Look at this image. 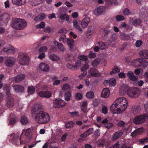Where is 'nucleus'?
I'll list each match as a JSON object with an SVG mask.
<instances>
[{
	"mask_svg": "<svg viewBox=\"0 0 148 148\" xmlns=\"http://www.w3.org/2000/svg\"><path fill=\"white\" fill-rule=\"evenodd\" d=\"M113 126V124L111 123H107L104 125L105 127L108 128L109 129L112 127Z\"/></svg>",
	"mask_w": 148,
	"mask_h": 148,
	"instance_id": "nucleus-64",
	"label": "nucleus"
},
{
	"mask_svg": "<svg viewBox=\"0 0 148 148\" xmlns=\"http://www.w3.org/2000/svg\"><path fill=\"white\" fill-rule=\"evenodd\" d=\"M39 95L41 97L49 98L51 96V94L48 91H42L39 93Z\"/></svg>",
	"mask_w": 148,
	"mask_h": 148,
	"instance_id": "nucleus-23",
	"label": "nucleus"
},
{
	"mask_svg": "<svg viewBox=\"0 0 148 148\" xmlns=\"http://www.w3.org/2000/svg\"><path fill=\"white\" fill-rule=\"evenodd\" d=\"M131 12L130 10L128 8H125L124 9L123 11V14L124 15H129L131 14Z\"/></svg>",
	"mask_w": 148,
	"mask_h": 148,
	"instance_id": "nucleus-54",
	"label": "nucleus"
},
{
	"mask_svg": "<svg viewBox=\"0 0 148 148\" xmlns=\"http://www.w3.org/2000/svg\"><path fill=\"white\" fill-rule=\"evenodd\" d=\"M13 114H11L10 116V119H9V124L10 125H13L15 124L17 121V118L15 116L12 118Z\"/></svg>",
	"mask_w": 148,
	"mask_h": 148,
	"instance_id": "nucleus-26",
	"label": "nucleus"
},
{
	"mask_svg": "<svg viewBox=\"0 0 148 148\" xmlns=\"http://www.w3.org/2000/svg\"><path fill=\"white\" fill-rule=\"evenodd\" d=\"M106 8V7L104 6L99 7L97 8V12L99 14H101L105 10Z\"/></svg>",
	"mask_w": 148,
	"mask_h": 148,
	"instance_id": "nucleus-39",
	"label": "nucleus"
},
{
	"mask_svg": "<svg viewBox=\"0 0 148 148\" xmlns=\"http://www.w3.org/2000/svg\"><path fill=\"white\" fill-rule=\"evenodd\" d=\"M66 66L68 68L72 70H74L77 69L78 67L77 65H74L73 64L69 63H68L67 64Z\"/></svg>",
	"mask_w": 148,
	"mask_h": 148,
	"instance_id": "nucleus-38",
	"label": "nucleus"
},
{
	"mask_svg": "<svg viewBox=\"0 0 148 148\" xmlns=\"http://www.w3.org/2000/svg\"><path fill=\"white\" fill-rule=\"evenodd\" d=\"M100 31L102 33L103 37L104 38H106L111 32V30L104 28L101 29Z\"/></svg>",
	"mask_w": 148,
	"mask_h": 148,
	"instance_id": "nucleus-22",
	"label": "nucleus"
},
{
	"mask_svg": "<svg viewBox=\"0 0 148 148\" xmlns=\"http://www.w3.org/2000/svg\"><path fill=\"white\" fill-rule=\"evenodd\" d=\"M93 132V129L92 128H90L88 129L86 131V132L88 135V136L91 134Z\"/></svg>",
	"mask_w": 148,
	"mask_h": 148,
	"instance_id": "nucleus-56",
	"label": "nucleus"
},
{
	"mask_svg": "<svg viewBox=\"0 0 148 148\" xmlns=\"http://www.w3.org/2000/svg\"><path fill=\"white\" fill-rule=\"evenodd\" d=\"M141 58L143 59H148V50H143L139 52Z\"/></svg>",
	"mask_w": 148,
	"mask_h": 148,
	"instance_id": "nucleus-17",
	"label": "nucleus"
},
{
	"mask_svg": "<svg viewBox=\"0 0 148 148\" xmlns=\"http://www.w3.org/2000/svg\"><path fill=\"white\" fill-rule=\"evenodd\" d=\"M6 106L9 108H11L14 105V99L12 96L7 97L6 100Z\"/></svg>",
	"mask_w": 148,
	"mask_h": 148,
	"instance_id": "nucleus-12",
	"label": "nucleus"
},
{
	"mask_svg": "<svg viewBox=\"0 0 148 148\" xmlns=\"http://www.w3.org/2000/svg\"><path fill=\"white\" fill-rule=\"evenodd\" d=\"M74 125V123L72 121L68 122L65 124V127L66 128H72Z\"/></svg>",
	"mask_w": 148,
	"mask_h": 148,
	"instance_id": "nucleus-41",
	"label": "nucleus"
},
{
	"mask_svg": "<svg viewBox=\"0 0 148 148\" xmlns=\"http://www.w3.org/2000/svg\"><path fill=\"white\" fill-rule=\"evenodd\" d=\"M10 137L13 136L12 138V141L13 143H18L19 141L21 143V140L20 138L19 137V136L18 135H15L14 134H10Z\"/></svg>",
	"mask_w": 148,
	"mask_h": 148,
	"instance_id": "nucleus-21",
	"label": "nucleus"
},
{
	"mask_svg": "<svg viewBox=\"0 0 148 148\" xmlns=\"http://www.w3.org/2000/svg\"><path fill=\"white\" fill-rule=\"evenodd\" d=\"M127 75L129 79L133 81H136L138 79V77L134 75L133 72L132 71H128L127 73Z\"/></svg>",
	"mask_w": 148,
	"mask_h": 148,
	"instance_id": "nucleus-20",
	"label": "nucleus"
},
{
	"mask_svg": "<svg viewBox=\"0 0 148 148\" xmlns=\"http://www.w3.org/2000/svg\"><path fill=\"white\" fill-rule=\"evenodd\" d=\"M112 71L110 73V74L112 75L113 74H115L116 73H119L120 71L119 69L117 67L116 65H115L113 68L112 69Z\"/></svg>",
	"mask_w": 148,
	"mask_h": 148,
	"instance_id": "nucleus-34",
	"label": "nucleus"
},
{
	"mask_svg": "<svg viewBox=\"0 0 148 148\" xmlns=\"http://www.w3.org/2000/svg\"><path fill=\"white\" fill-rule=\"evenodd\" d=\"M54 43L55 45L57 46L58 49H59L61 51L63 52L64 51V48L62 44L56 40H55L54 41Z\"/></svg>",
	"mask_w": 148,
	"mask_h": 148,
	"instance_id": "nucleus-29",
	"label": "nucleus"
},
{
	"mask_svg": "<svg viewBox=\"0 0 148 148\" xmlns=\"http://www.w3.org/2000/svg\"><path fill=\"white\" fill-rule=\"evenodd\" d=\"M79 59L80 60L85 62L86 63H88V59L87 57L84 55H81L80 56Z\"/></svg>",
	"mask_w": 148,
	"mask_h": 148,
	"instance_id": "nucleus-51",
	"label": "nucleus"
},
{
	"mask_svg": "<svg viewBox=\"0 0 148 148\" xmlns=\"http://www.w3.org/2000/svg\"><path fill=\"white\" fill-rule=\"evenodd\" d=\"M119 143L118 142H117L112 146L110 147V148H119Z\"/></svg>",
	"mask_w": 148,
	"mask_h": 148,
	"instance_id": "nucleus-61",
	"label": "nucleus"
},
{
	"mask_svg": "<svg viewBox=\"0 0 148 148\" xmlns=\"http://www.w3.org/2000/svg\"><path fill=\"white\" fill-rule=\"evenodd\" d=\"M3 90L5 93L7 97L12 96L10 90H11V87L9 85L6 84L3 87Z\"/></svg>",
	"mask_w": 148,
	"mask_h": 148,
	"instance_id": "nucleus-19",
	"label": "nucleus"
},
{
	"mask_svg": "<svg viewBox=\"0 0 148 148\" xmlns=\"http://www.w3.org/2000/svg\"><path fill=\"white\" fill-rule=\"evenodd\" d=\"M60 18L62 20H64L65 19L66 21H68L69 19V16L66 14H64L61 15L60 16Z\"/></svg>",
	"mask_w": 148,
	"mask_h": 148,
	"instance_id": "nucleus-50",
	"label": "nucleus"
},
{
	"mask_svg": "<svg viewBox=\"0 0 148 148\" xmlns=\"http://www.w3.org/2000/svg\"><path fill=\"white\" fill-rule=\"evenodd\" d=\"M49 58L52 60L54 61H57L59 60V57L55 54H51L49 56Z\"/></svg>",
	"mask_w": 148,
	"mask_h": 148,
	"instance_id": "nucleus-36",
	"label": "nucleus"
},
{
	"mask_svg": "<svg viewBox=\"0 0 148 148\" xmlns=\"http://www.w3.org/2000/svg\"><path fill=\"white\" fill-rule=\"evenodd\" d=\"M90 74L92 76L94 77H99L100 74L99 73H98L97 70L94 68H92L90 69L89 71Z\"/></svg>",
	"mask_w": 148,
	"mask_h": 148,
	"instance_id": "nucleus-18",
	"label": "nucleus"
},
{
	"mask_svg": "<svg viewBox=\"0 0 148 148\" xmlns=\"http://www.w3.org/2000/svg\"><path fill=\"white\" fill-rule=\"evenodd\" d=\"M141 109V107L139 105L133 106L130 110V113L133 115L139 113Z\"/></svg>",
	"mask_w": 148,
	"mask_h": 148,
	"instance_id": "nucleus-11",
	"label": "nucleus"
},
{
	"mask_svg": "<svg viewBox=\"0 0 148 148\" xmlns=\"http://www.w3.org/2000/svg\"><path fill=\"white\" fill-rule=\"evenodd\" d=\"M45 26V23L43 22L40 23L39 25H36V28L41 29L43 28Z\"/></svg>",
	"mask_w": 148,
	"mask_h": 148,
	"instance_id": "nucleus-49",
	"label": "nucleus"
},
{
	"mask_svg": "<svg viewBox=\"0 0 148 148\" xmlns=\"http://www.w3.org/2000/svg\"><path fill=\"white\" fill-rule=\"evenodd\" d=\"M100 62V59L97 58L92 62V65L93 66H96L99 64Z\"/></svg>",
	"mask_w": 148,
	"mask_h": 148,
	"instance_id": "nucleus-42",
	"label": "nucleus"
},
{
	"mask_svg": "<svg viewBox=\"0 0 148 148\" xmlns=\"http://www.w3.org/2000/svg\"><path fill=\"white\" fill-rule=\"evenodd\" d=\"M46 17V15L44 14H40L35 17L34 20L35 21H40L43 20Z\"/></svg>",
	"mask_w": 148,
	"mask_h": 148,
	"instance_id": "nucleus-27",
	"label": "nucleus"
},
{
	"mask_svg": "<svg viewBox=\"0 0 148 148\" xmlns=\"http://www.w3.org/2000/svg\"><path fill=\"white\" fill-rule=\"evenodd\" d=\"M35 87L34 86H29L28 87L27 92L28 94H33L35 92Z\"/></svg>",
	"mask_w": 148,
	"mask_h": 148,
	"instance_id": "nucleus-40",
	"label": "nucleus"
},
{
	"mask_svg": "<svg viewBox=\"0 0 148 148\" xmlns=\"http://www.w3.org/2000/svg\"><path fill=\"white\" fill-rule=\"evenodd\" d=\"M32 134L31 132V130L30 128H28L26 130V132L25 133V135L27 137H30Z\"/></svg>",
	"mask_w": 148,
	"mask_h": 148,
	"instance_id": "nucleus-47",
	"label": "nucleus"
},
{
	"mask_svg": "<svg viewBox=\"0 0 148 148\" xmlns=\"http://www.w3.org/2000/svg\"><path fill=\"white\" fill-rule=\"evenodd\" d=\"M119 92L123 94H124L127 92L128 95L133 98L138 97L140 93L139 89L134 87H130L127 90L126 88L123 89V88H121L119 89Z\"/></svg>",
	"mask_w": 148,
	"mask_h": 148,
	"instance_id": "nucleus-3",
	"label": "nucleus"
},
{
	"mask_svg": "<svg viewBox=\"0 0 148 148\" xmlns=\"http://www.w3.org/2000/svg\"><path fill=\"white\" fill-rule=\"evenodd\" d=\"M73 23L74 27L78 30L80 32H81L82 31V29L78 25V23L77 20H74L73 21Z\"/></svg>",
	"mask_w": 148,
	"mask_h": 148,
	"instance_id": "nucleus-32",
	"label": "nucleus"
},
{
	"mask_svg": "<svg viewBox=\"0 0 148 148\" xmlns=\"http://www.w3.org/2000/svg\"><path fill=\"white\" fill-rule=\"evenodd\" d=\"M25 78V75L24 74H21L17 75L16 77L11 78V80L13 82H18L22 80Z\"/></svg>",
	"mask_w": 148,
	"mask_h": 148,
	"instance_id": "nucleus-13",
	"label": "nucleus"
},
{
	"mask_svg": "<svg viewBox=\"0 0 148 148\" xmlns=\"http://www.w3.org/2000/svg\"><path fill=\"white\" fill-rule=\"evenodd\" d=\"M71 93L69 91L66 92L64 93L65 99L67 101H68L70 100V97H71Z\"/></svg>",
	"mask_w": 148,
	"mask_h": 148,
	"instance_id": "nucleus-37",
	"label": "nucleus"
},
{
	"mask_svg": "<svg viewBox=\"0 0 148 148\" xmlns=\"http://www.w3.org/2000/svg\"><path fill=\"white\" fill-rule=\"evenodd\" d=\"M96 56V54L95 53H93L92 51L90 52L89 54V57L92 58L95 57Z\"/></svg>",
	"mask_w": 148,
	"mask_h": 148,
	"instance_id": "nucleus-63",
	"label": "nucleus"
},
{
	"mask_svg": "<svg viewBox=\"0 0 148 148\" xmlns=\"http://www.w3.org/2000/svg\"><path fill=\"white\" fill-rule=\"evenodd\" d=\"M70 88V85L68 84H66L63 86L62 89L64 91L68 90Z\"/></svg>",
	"mask_w": 148,
	"mask_h": 148,
	"instance_id": "nucleus-58",
	"label": "nucleus"
},
{
	"mask_svg": "<svg viewBox=\"0 0 148 148\" xmlns=\"http://www.w3.org/2000/svg\"><path fill=\"white\" fill-rule=\"evenodd\" d=\"M141 20L140 19L137 18L134 20L132 23L134 25H138L141 23Z\"/></svg>",
	"mask_w": 148,
	"mask_h": 148,
	"instance_id": "nucleus-43",
	"label": "nucleus"
},
{
	"mask_svg": "<svg viewBox=\"0 0 148 148\" xmlns=\"http://www.w3.org/2000/svg\"><path fill=\"white\" fill-rule=\"evenodd\" d=\"M39 67L41 70L45 72H47L49 70V66L45 63H41L39 65Z\"/></svg>",
	"mask_w": 148,
	"mask_h": 148,
	"instance_id": "nucleus-24",
	"label": "nucleus"
},
{
	"mask_svg": "<svg viewBox=\"0 0 148 148\" xmlns=\"http://www.w3.org/2000/svg\"><path fill=\"white\" fill-rule=\"evenodd\" d=\"M131 34H124L121 36V38L123 40H128L131 39Z\"/></svg>",
	"mask_w": 148,
	"mask_h": 148,
	"instance_id": "nucleus-33",
	"label": "nucleus"
},
{
	"mask_svg": "<svg viewBox=\"0 0 148 148\" xmlns=\"http://www.w3.org/2000/svg\"><path fill=\"white\" fill-rule=\"evenodd\" d=\"M43 110L42 106L41 104L36 103L32 109V112L33 114H35V119L36 122L41 124H46L50 121V117L47 112Z\"/></svg>",
	"mask_w": 148,
	"mask_h": 148,
	"instance_id": "nucleus-1",
	"label": "nucleus"
},
{
	"mask_svg": "<svg viewBox=\"0 0 148 148\" xmlns=\"http://www.w3.org/2000/svg\"><path fill=\"white\" fill-rule=\"evenodd\" d=\"M110 92L109 89L107 88H103L101 94V96L103 98H106L110 95Z\"/></svg>",
	"mask_w": 148,
	"mask_h": 148,
	"instance_id": "nucleus-16",
	"label": "nucleus"
},
{
	"mask_svg": "<svg viewBox=\"0 0 148 148\" xmlns=\"http://www.w3.org/2000/svg\"><path fill=\"white\" fill-rule=\"evenodd\" d=\"M12 1L13 4L19 5H23L25 2V0H12Z\"/></svg>",
	"mask_w": 148,
	"mask_h": 148,
	"instance_id": "nucleus-30",
	"label": "nucleus"
},
{
	"mask_svg": "<svg viewBox=\"0 0 148 148\" xmlns=\"http://www.w3.org/2000/svg\"><path fill=\"white\" fill-rule=\"evenodd\" d=\"M75 97L77 99L81 100L82 98V95L80 93H77L75 95Z\"/></svg>",
	"mask_w": 148,
	"mask_h": 148,
	"instance_id": "nucleus-62",
	"label": "nucleus"
},
{
	"mask_svg": "<svg viewBox=\"0 0 148 148\" xmlns=\"http://www.w3.org/2000/svg\"><path fill=\"white\" fill-rule=\"evenodd\" d=\"M125 123L123 121H121L118 123V125L119 127H124L125 125Z\"/></svg>",
	"mask_w": 148,
	"mask_h": 148,
	"instance_id": "nucleus-57",
	"label": "nucleus"
},
{
	"mask_svg": "<svg viewBox=\"0 0 148 148\" xmlns=\"http://www.w3.org/2000/svg\"><path fill=\"white\" fill-rule=\"evenodd\" d=\"M67 42L68 45L71 49L73 48V40L72 39H71L70 38H68L67 39Z\"/></svg>",
	"mask_w": 148,
	"mask_h": 148,
	"instance_id": "nucleus-35",
	"label": "nucleus"
},
{
	"mask_svg": "<svg viewBox=\"0 0 148 148\" xmlns=\"http://www.w3.org/2000/svg\"><path fill=\"white\" fill-rule=\"evenodd\" d=\"M122 132H117L114 133L112 135V140H115L118 138H120L123 135Z\"/></svg>",
	"mask_w": 148,
	"mask_h": 148,
	"instance_id": "nucleus-25",
	"label": "nucleus"
},
{
	"mask_svg": "<svg viewBox=\"0 0 148 148\" xmlns=\"http://www.w3.org/2000/svg\"><path fill=\"white\" fill-rule=\"evenodd\" d=\"M69 113L70 114L71 116L72 117L78 116H79V112L78 111H75L73 112H69Z\"/></svg>",
	"mask_w": 148,
	"mask_h": 148,
	"instance_id": "nucleus-48",
	"label": "nucleus"
},
{
	"mask_svg": "<svg viewBox=\"0 0 148 148\" xmlns=\"http://www.w3.org/2000/svg\"><path fill=\"white\" fill-rule=\"evenodd\" d=\"M102 112L104 114H106L108 113V109L106 106H103L102 108Z\"/></svg>",
	"mask_w": 148,
	"mask_h": 148,
	"instance_id": "nucleus-60",
	"label": "nucleus"
},
{
	"mask_svg": "<svg viewBox=\"0 0 148 148\" xmlns=\"http://www.w3.org/2000/svg\"><path fill=\"white\" fill-rule=\"evenodd\" d=\"M27 25L26 22L24 19L19 18H13L11 26L16 29L21 30L25 28Z\"/></svg>",
	"mask_w": 148,
	"mask_h": 148,
	"instance_id": "nucleus-4",
	"label": "nucleus"
},
{
	"mask_svg": "<svg viewBox=\"0 0 148 148\" xmlns=\"http://www.w3.org/2000/svg\"><path fill=\"white\" fill-rule=\"evenodd\" d=\"M143 42L141 40H138L136 42V47H139L142 44Z\"/></svg>",
	"mask_w": 148,
	"mask_h": 148,
	"instance_id": "nucleus-59",
	"label": "nucleus"
},
{
	"mask_svg": "<svg viewBox=\"0 0 148 148\" xmlns=\"http://www.w3.org/2000/svg\"><path fill=\"white\" fill-rule=\"evenodd\" d=\"M15 59L14 58L8 57L5 60V64L7 67H11L15 64Z\"/></svg>",
	"mask_w": 148,
	"mask_h": 148,
	"instance_id": "nucleus-9",
	"label": "nucleus"
},
{
	"mask_svg": "<svg viewBox=\"0 0 148 148\" xmlns=\"http://www.w3.org/2000/svg\"><path fill=\"white\" fill-rule=\"evenodd\" d=\"M140 62V58L135 59L132 62L133 65L135 67H139L141 66Z\"/></svg>",
	"mask_w": 148,
	"mask_h": 148,
	"instance_id": "nucleus-28",
	"label": "nucleus"
},
{
	"mask_svg": "<svg viewBox=\"0 0 148 148\" xmlns=\"http://www.w3.org/2000/svg\"><path fill=\"white\" fill-rule=\"evenodd\" d=\"M97 43L101 49H104L107 47L106 45L102 41L99 42Z\"/></svg>",
	"mask_w": 148,
	"mask_h": 148,
	"instance_id": "nucleus-44",
	"label": "nucleus"
},
{
	"mask_svg": "<svg viewBox=\"0 0 148 148\" xmlns=\"http://www.w3.org/2000/svg\"><path fill=\"white\" fill-rule=\"evenodd\" d=\"M86 96L88 98L92 99L94 97L93 92L92 91L88 92L86 93Z\"/></svg>",
	"mask_w": 148,
	"mask_h": 148,
	"instance_id": "nucleus-46",
	"label": "nucleus"
},
{
	"mask_svg": "<svg viewBox=\"0 0 148 148\" xmlns=\"http://www.w3.org/2000/svg\"><path fill=\"white\" fill-rule=\"evenodd\" d=\"M47 50V46H43L41 47L39 49L38 52L40 53L41 52H45Z\"/></svg>",
	"mask_w": 148,
	"mask_h": 148,
	"instance_id": "nucleus-53",
	"label": "nucleus"
},
{
	"mask_svg": "<svg viewBox=\"0 0 148 148\" xmlns=\"http://www.w3.org/2000/svg\"><path fill=\"white\" fill-rule=\"evenodd\" d=\"M146 116L145 114H141L136 116L133 120V123L136 125H139L144 123Z\"/></svg>",
	"mask_w": 148,
	"mask_h": 148,
	"instance_id": "nucleus-6",
	"label": "nucleus"
},
{
	"mask_svg": "<svg viewBox=\"0 0 148 148\" xmlns=\"http://www.w3.org/2000/svg\"><path fill=\"white\" fill-rule=\"evenodd\" d=\"M20 121L21 124L23 125H26L28 123L27 119L25 116H22L21 117Z\"/></svg>",
	"mask_w": 148,
	"mask_h": 148,
	"instance_id": "nucleus-31",
	"label": "nucleus"
},
{
	"mask_svg": "<svg viewBox=\"0 0 148 148\" xmlns=\"http://www.w3.org/2000/svg\"><path fill=\"white\" fill-rule=\"evenodd\" d=\"M14 47L10 45H7L3 49V51L8 54L13 53L14 52Z\"/></svg>",
	"mask_w": 148,
	"mask_h": 148,
	"instance_id": "nucleus-10",
	"label": "nucleus"
},
{
	"mask_svg": "<svg viewBox=\"0 0 148 148\" xmlns=\"http://www.w3.org/2000/svg\"><path fill=\"white\" fill-rule=\"evenodd\" d=\"M12 86L13 89L17 92H21L24 90V87L21 85L13 84Z\"/></svg>",
	"mask_w": 148,
	"mask_h": 148,
	"instance_id": "nucleus-14",
	"label": "nucleus"
},
{
	"mask_svg": "<svg viewBox=\"0 0 148 148\" xmlns=\"http://www.w3.org/2000/svg\"><path fill=\"white\" fill-rule=\"evenodd\" d=\"M141 66L146 67L148 65V62L146 60L141 59Z\"/></svg>",
	"mask_w": 148,
	"mask_h": 148,
	"instance_id": "nucleus-45",
	"label": "nucleus"
},
{
	"mask_svg": "<svg viewBox=\"0 0 148 148\" xmlns=\"http://www.w3.org/2000/svg\"><path fill=\"white\" fill-rule=\"evenodd\" d=\"M90 19L89 17H87L84 18L81 24L82 27L83 28H86L90 22Z\"/></svg>",
	"mask_w": 148,
	"mask_h": 148,
	"instance_id": "nucleus-15",
	"label": "nucleus"
},
{
	"mask_svg": "<svg viewBox=\"0 0 148 148\" xmlns=\"http://www.w3.org/2000/svg\"><path fill=\"white\" fill-rule=\"evenodd\" d=\"M18 63L22 65H27L29 61V58L27 55L25 53H20L18 57Z\"/></svg>",
	"mask_w": 148,
	"mask_h": 148,
	"instance_id": "nucleus-5",
	"label": "nucleus"
},
{
	"mask_svg": "<svg viewBox=\"0 0 148 148\" xmlns=\"http://www.w3.org/2000/svg\"><path fill=\"white\" fill-rule=\"evenodd\" d=\"M66 103L60 99H56L54 101V106L56 108L62 107L66 105Z\"/></svg>",
	"mask_w": 148,
	"mask_h": 148,
	"instance_id": "nucleus-8",
	"label": "nucleus"
},
{
	"mask_svg": "<svg viewBox=\"0 0 148 148\" xmlns=\"http://www.w3.org/2000/svg\"><path fill=\"white\" fill-rule=\"evenodd\" d=\"M128 104L126 99L120 97L117 99L110 107V109L114 114H119L124 111Z\"/></svg>",
	"mask_w": 148,
	"mask_h": 148,
	"instance_id": "nucleus-2",
	"label": "nucleus"
},
{
	"mask_svg": "<svg viewBox=\"0 0 148 148\" xmlns=\"http://www.w3.org/2000/svg\"><path fill=\"white\" fill-rule=\"evenodd\" d=\"M10 20V16L7 13H4L0 16V26H5Z\"/></svg>",
	"mask_w": 148,
	"mask_h": 148,
	"instance_id": "nucleus-7",
	"label": "nucleus"
},
{
	"mask_svg": "<svg viewBox=\"0 0 148 148\" xmlns=\"http://www.w3.org/2000/svg\"><path fill=\"white\" fill-rule=\"evenodd\" d=\"M116 19L117 21H122L124 19V17L120 15H117L116 17Z\"/></svg>",
	"mask_w": 148,
	"mask_h": 148,
	"instance_id": "nucleus-52",
	"label": "nucleus"
},
{
	"mask_svg": "<svg viewBox=\"0 0 148 148\" xmlns=\"http://www.w3.org/2000/svg\"><path fill=\"white\" fill-rule=\"evenodd\" d=\"M89 68V66L87 64H84L81 68V70L82 71H86Z\"/></svg>",
	"mask_w": 148,
	"mask_h": 148,
	"instance_id": "nucleus-55",
	"label": "nucleus"
}]
</instances>
